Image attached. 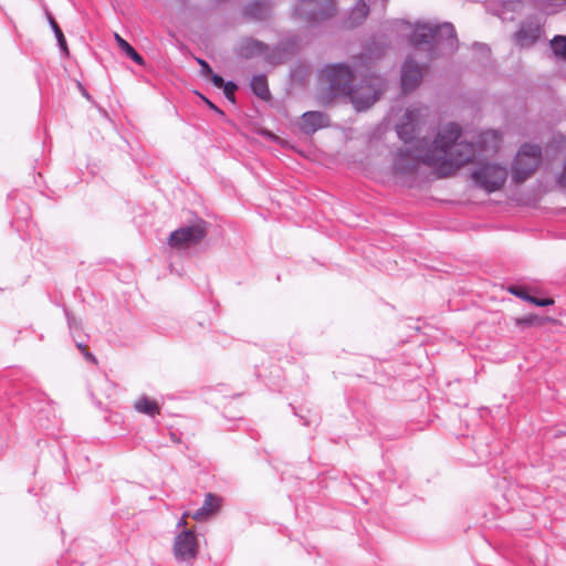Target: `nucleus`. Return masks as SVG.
<instances>
[{"instance_id": "2eb2a0df", "label": "nucleus", "mask_w": 566, "mask_h": 566, "mask_svg": "<svg viewBox=\"0 0 566 566\" xmlns=\"http://www.w3.org/2000/svg\"><path fill=\"white\" fill-rule=\"evenodd\" d=\"M268 49L269 46L260 40L253 38H244L239 44L238 55L243 59H252L261 55L263 56Z\"/></svg>"}, {"instance_id": "2f4dec72", "label": "nucleus", "mask_w": 566, "mask_h": 566, "mask_svg": "<svg viewBox=\"0 0 566 566\" xmlns=\"http://www.w3.org/2000/svg\"><path fill=\"white\" fill-rule=\"evenodd\" d=\"M203 101L206 102V104L208 105L209 108L216 111L217 113L219 114H223V112L221 109H219L211 101H209L208 98L203 97Z\"/></svg>"}, {"instance_id": "f8f14e48", "label": "nucleus", "mask_w": 566, "mask_h": 566, "mask_svg": "<svg viewBox=\"0 0 566 566\" xmlns=\"http://www.w3.org/2000/svg\"><path fill=\"white\" fill-rule=\"evenodd\" d=\"M422 81V70L416 61L409 56L401 69V87L405 93L417 88Z\"/></svg>"}, {"instance_id": "0eeeda50", "label": "nucleus", "mask_w": 566, "mask_h": 566, "mask_svg": "<svg viewBox=\"0 0 566 566\" xmlns=\"http://www.w3.org/2000/svg\"><path fill=\"white\" fill-rule=\"evenodd\" d=\"M542 158L538 145L524 144L517 151L512 165V180L515 184L526 181L537 169Z\"/></svg>"}, {"instance_id": "dca6fc26", "label": "nucleus", "mask_w": 566, "mask_h": 566, "mask_svg": "<svg viewBox=\"0 0 566 566\" xmlns=\"http://www.w3.org/2000/svg\"><path fill=\"white\" fill-rule=\"evenodd\" d=\"M272 4L268 0H255L244 8V15L251 20L264 21L271 17Z\"/></svg>"}, {"instance_id": "c756f323", "label": "nucleus", "mask_w": 566, "mask_h": 566, "mask_svg": "<svg viewBox=\"0 0 566 566\" xmlns=\"http://www.w3.org/2000/svg\"><path fill=\"white\" fill-rule=\"evenodd\" d=\"M208 78H210V81L212 82V84H213L216 87H218V88H221V87H222V85H224V83H226V82H224V80H223L220 75H218V74H216V73H213V72H212V74H209V75H208Z\"/></svg>"}, {"instance_id": "4468645a", "label": "nucleus", "mask_w": 566, "mask_h": 566, "mask_svg": "<svg viewBox=\"0 0 566 566\" xmlns=\"http://www.w3.org/2000/svg\"><path fill=\"white\" fill-rule=\"evenodd\" d=\"M329 118L326 114L316 111L305 112L301 116L300 128L306 135H312L316 130L327 127Z\"/></svg>"}, {"instance_id": "20e7f679", "label": "nucleus", "mask_w": 566, "mask_h": 566, "mask_svg": "<svg viewBox=\"0 0 566 566\" xmlns=\"http://www.w3.org/2000/svg\"><path fill=\"white\" fill-rule=\"evenodd\" d=\"M358 77L360 84L355 85L353 82L344 96L349 97L354 107L360 112L369 108L379 99L384 92V80L370 72L369 61L364 65Z\"/></svg>"}, {"instance_id": "6e6552de", "label": "nucleus", "mask_w": 566, "mask_h": 566, "mask_svg": "<svg viewBox=\"0 0 566 566\" xmlns=\"http://www.w3.org/2000/svg\"><path fill=\"white\" fill-rule=\"evenodd\" d=\"M506 178L507 169L499 164H484L472 172L475 185L489 193L501 189Z\"/></svg>"}, {"instance_id": "ddd939ff", "label": "nucleus", "mask_w": 566, "mask_h": 566, "mask_svg": "<svg viewBox=\"0 0 566 566\" xmlns=\"http://www.w3.org/2000/svg\"><path fill=\"white\" fill-rule=\"evenodd\" d=\"M541 32L539 23L528 20L521 24L514 38L520 46H532L539 40Z\"/></svg>"}, {"instance_id": "7ed1b4c3", "label": "nucleus", "mask_w": 566, "mask_h": 566, "mask_svg": "<svg viewBox=\"0 0 566 566\" xmlns=\"http://www.w3.org/2000/svg\"><path fill=\"white\" fill-rule=\"evenodd\" d=\"M367 61H370L369 54L361 53L353 59V67L345 63L327 64L321 71V78L328 85L332 95L344 96Z\"/></svg>"}, {"instance_id": "bb28decb", "label": "nucleus", "mask_w": 566, "mask_h": 566, "mask_svg": "<svg viewBox=\"0 0 566 566\" xmlns=\"http://www.w3.org/2000/svg\"><path fill=\"white\" fill-rule=\"evenodd\" d=\"M196 61L200 65V73L202 76L208 77L209 74H212L213 71L207 61L200 57H197Z\"/></svg>"}, {"instance_id": "4be33fe9", "label": "nucleus", "mask_w": 566, "mask_h": 566, "mask_svg": "<svg viewBox=\"0 0 566 566\" xmlns=\"http://www.w3.org/2000/svg\"><path fill=\"white\" fill-rule=\"evenodd\" d=\"M263 56L268 63L276 65L286 61L287 52L284 48L275 46L270 52L268 50Z\"/></svg>"}, {"instance_id": "393cba45", "label": "nucleus", "mask_w": 566, "mask_h": 566, "mask_svg": "<svg viewBox=\"0 0 566 566\" xmlns=\"http://www.w3.org/2000/svg\"><path fill=\"white\" fill-rule=\"evenodd\" d=\"M221 88L223 90V93H224V96L227 97V99L234 104L235 103L234 93L238 90V85L232 81H228L224 83V85H222Z\"/></svg>"}, {"instance_id": "a878e982", "label": "nucleus", "mask_w": 566, "mask_h": 566, "mask_svg": "<svg viewBox=\"0 0 566 566\" xmlns=\"http://www.w3.org/2000/svg\"><path fill=\"white\" fill-rule=\"evenodd\" d=\"M539 321V318L537 316H534V315H527L525 317H521V318H517L516 319V325H521V326H532L534 325L535 323H537Z\"/></svg>"}, {"instance_id": "5701e85b", "label": "nucleus", "mask_w": 566, "mask_h": 566, "mask_svg": "<svg viewBox=\"0 0 566 566\" xmlns=\"http://www.w3.org/2000/svg\"><path fill=\"white\" fill-rule=\"evenodd\" d=\"M49 22H50V25H51L54 34H55V38L57 40L61 51L64 52L65 54H67L69 53L67 44H66V40L64 38V34H63L61 28L59 27V24L56 23L54 18H52L51 15H49Z\"/></svg>"}, {"instance_id": "b1692460", "label": "nucleus", "mask_w": 566, "mask_h": 566, "mask_svg": "<svg viewBox=\"0 0 566 566\" xmlns=\"http://www.w3.org/2000/svg\"><path fill=\"white\" fill-rule=\"evenodd\" d=\"M551 46L555 55H566V35H555L551 41Z\"/></svg>"}, {"instance_id": "f704fd0d", "label": "nucleus", "mask_w": 566, "mask_h": 566, "mask_svg": "<svg viewBox=\"0 0 566 566\" xmlns=\"http://www.w3.org/2000/svg\"><path fill=\"white\" fill-rule=\"evenodd\" d=\"M170 439L176 443H179L181 441L180 438L177 437L175 432H170Z\"/></svg>"}, {"instance_id": "473e14b6", "label": "nucleus", "mask_w": 566, "mask_h": 566, "mask_svg": "<svg viewBox=\"0 0 566 566\" xmlns=\"http://www.w3.org/2000/svg\"><path fill=\"white\" fill-rule=\"evenodd\" d=\"M83 355L86 358V360H88L91 363H94V364L97 363L95 356L92 353L88 352V348L85 352H83Z\"/></svg>"}, {"instance_id": "a211bd4d", "label": "nucleus", "mask_w": 566, "mask_h": 566, "mask_svg": "<svg viewBox=\"0 0 566 566\" xmlns=\"http://www.w3.org/2000/svg\"><path fill=\"white\" fill-rule=\"evenodd\" d=\"M219 506V497L212 493L206 495L203 505L198 509L193 514L192 518L196 521H203L210 516Z\"/></svg>"}, {"instance_id": "7c9ffc66", "label": "nucleus", "mask_w": 566, "mask_h": 566, "mask_svg": "<svg viewBox=\"0 0 566 566\" xmlns=\"http://www.w3.org/2000/svg\"><path fill=\"white\" fill-rule=\"evenodd\" d=\"M66 318H67L70 328L77 327L78 323H77L76 318L73 315H71L69 312H66Z\"/></svg>"}, {"instance_id": "6ab92c4d", "label": "nucleus", "mask_w": 566, "mask_h": 566, "mask_svg": "<svg viewBox=\"0 0 566 566\" xmlns=\"http://www.w3.org/2000/svg\"><path fill=\"white\" fill-rule=\"evenodd\" d=\"M251 90L253 93L262 99H268L270 97V90L268 86L266 76L263 74L254 75L251 78L250 83Z\"/></svg>"}, {"instance_id": "412c9836", "label": "nucleus", "mask_w": 566, "mask_h": 566, "mask_svg": "<svg viewBox=\"0 0 566 566\" xmlns=\"http://www.w3.org/2000/svg\"><path fill=\"white\" fill-rule=\"evenodd\" d=\"M115 40H116V43H117L118 48L128 57H130L134 62H136L139 65H144L145 64V60L143 59V56L126 40H124L117 33L115 34Z\"/></svg>"}, {"instance_id": "aec40b11", "label": "nucleus", "mask_w": 566, "mask_h": 566, "mask_svg": "<svg viewBox=\"0 0 566 566\" xmlns=\"http://www.w3.org/2000/svg\"><path fill=\"white\" fill-rule=\"evenodd\" d=\"M135 409L140 412L148 415L150 417H155L156 415H159L160 408L158 403L155 400L149 399L146 396L140 397L136 403Z\"/></svg>"}, {"instance_id": "cd10ccee", "label": "nucleus", "mask_w": 566, "mask_h": 566, "mask_svg": "<svg viewBox=\"0 0 566 566\" xmlns=\"http://www.w3.org/2000/svg\"><path fill=\"white\" fill-rule=\"evenodd\" d=\"M527 301L537 306H547V305L553 304V300H551V298H537V297L531 296V295H528Z\"/></svg>"}, {"instance_id": "1a4fd4ad", "label": "nucleus", "mask_w": 566, "mask_h": 566, "mask_svg": "<svg viewBox=\"0 0 566 566\" xmlns=\"http://www.w3.org/2000/svg\"><path fill=\"white\" fill-rule=\"evenodd\" d=\"M208 233V223L198 219L195 223L172 231L168 243L172 248H187L200 243Z\"/></svg>"}, {"instance_id": "f257e3e1", "label": "nucleus", "mask_w": 566, "mask_h": 566, "mask_svg": "<svg viewBox=\"0 0 566 566\" xmlns=\"http://www.w3.org/2000/svg\"><path fill=\"white\" fill-rule=\"evenodd\" d=\"M461 128L450 123L440 130L431 145L426 149L423 164L434 168L438 177H449L461 166L475 157V147L472 143L458 142Z\"/></svg>"}, {"instance_id": "c85d7f7f", "label": "nucleus", "mask_w": 566, "mask_h": 566, "mask_svg": "<svg viewBox=\"0 0 566 566\" xmlns=\"http://www.w3.org/2000/svg\"><path fill=\"white\" fill-rule=\"evenodd\" d=\"M509 292L515 296H518L525 301L528 298V294L520 286H510Z\"/></svg>"}, {"instance_id": "f3484780", "label": "nucleus", "mask_w": 566, "mask_h": 566, "mask_svg": "<svg viewBox=\"0 0 566 566\" xmlns=\"http://www.w3.org/2000/svg\"><path fill=\"white\" fill-rule=\"evenodd\" d=\"M369 13V7L364 0H358L356 6L352 9L347 19V27L355 28L360 25Z\"/></svg>"}, {"instance_id": "c9c22d12", "label": "nucleus", "mask_w": 566, "mask_h": 566, "mask_svg": "<svg viewBox=\"0 0 566 566\" xmlns=\"http://www.w3.org/2000/svg\"><path fill=\"white\" fill-rule=\"evenodd\" d=\"M76 346H77V348H78L82 353H83V352H85V350L87 349V346H85V345H83V344H81V343H78Z\"/></svg>"}, {"instance_id": "f03ea898", "label": "nucleus", "mask_w": 566, "mask_h": 566, "mask_svg": "<svg viewBox=\"0 0 566 566\" xmlns=\"http://www.w3.org/2000/svg\"><path fill=\"white\" fill-rule=\"evenodd\" d=\"M411 44L418 49L427 46L429 59L438 56L439 51L453 52L457 49V33L452 23L418 25L410 38Z\"/></svg>"}, {"instance_id": "39448f33", "label": "nucleus", "mask_w": 566, "mask_h": 566, "mask_svg": "<svg viewBox=\"0 0 566 566\" xmlns=\"http://www.w3.org/2000/svg\"><path fill=\"white\" fill-rule=\"evenodd\" d=\"M334 0H295L292 17L306 25H315L334 15Z\"/></svg>"}, {"instance_id": "9b49d317", "label": "nucleus", "mask_w": 566, "mask_h": 566, "mask_svg": "<svg viewBox=\"0 0 566 566\" xmlns=\"http://www.w3.org/2000/svg\"><path fill=\"white\" fill-rule=\"evenodd\" d=\"M174 554L179 562H189L198 554V541L191 530L181 531L174 542Z\"/></svg>"}, {"instance_id": "9d476101", "label": "nucleus", "mask_w": 566, "mask_h": 566, "mask_svg": "<svg viewBox=\"0 0 566 566\" xmlns=\"http://www.w3.org/2000/svg\"><path fill=\"white\" fill-rule=\"evenodd\" d=\"M416 154L412 149H399L394 158V171L397 176L406 179H413L420 167L423 164L424 154ZM426 153V150L423 151Z\"/></svg>"}, {"instance_id": "72a5a7b5", "label": "nucleus", "mask_w": 566, "mask_h": 566, "mask_svg": "<svg viewBox=\"0 0 566 566\" xmlns=\"http://www.w3.org/2000/svg\"><path fill=\"white\" fill-rule=\"evenodd\" d=\"M188 516V513H184L181 518L177 522V527L180 528V527H185L187 522H186V518Z\"/></svg>"}, {"instance_id": "423d86ee", "label": "nucleus", "mask_w": 566, "mask_h": 566, "mask_svg": "<svg viewBox=\"0 0 566 566\" xmlns=\"http://www.w3.org/2000/svg\"><path fill=\"white\" fill-rule=\"evenodd\" d=\"M427 115V108H408L401 123L396 127L398 137L406 144L415 145L416 151H422L427 145L426 138H419L422 118Z\"/></svg>"}]
</instances>
